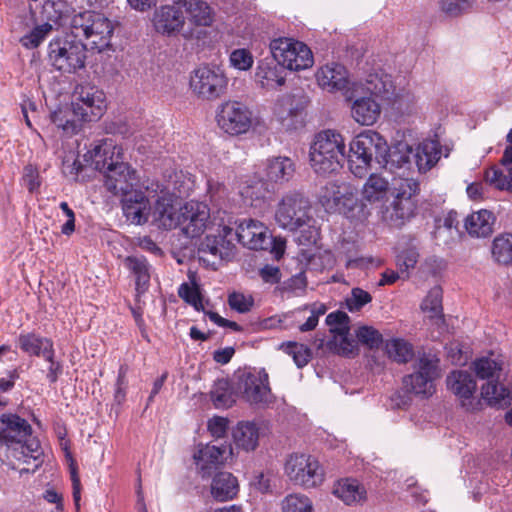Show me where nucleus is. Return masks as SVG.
I'll return each mask as SVG.
<instances>
[{
	"label": "nucleus",
	"mask_w": 512,
	"mask_h": 512,
	"mask_svg": "<svg viewBox=\"0 0 512 512\" xmlns=\"http://www.w3.org/2000/svg\"><path fill=\"white\" fill-rule=\"evenodd\" d=\"M185 23L182 11L174 5H164L154 13L153 24L157 32L172 35L179 32Z\"/></svg>",
	"instance_id": "obj_27"
},
{
	"label": "nucleus",
	"mask_w": 512,
	"mask_h": 512,
	"mask_svg": "<svg viewBox=\"0 0 512 512\" xmlns=\"http://www.w3.org/2000/svg\"><path fill=\"white\" fill-rule=\"evenodd\" d=\"M481 395L490 405L507 406L510 404V393L494 380H489L482 386Z\"/></svg>",
	"instance_id": "obj_39"
},
{
	"label": "nucleus",
	"mask_w": 512,
	"mask_h": 512,
	"mask_svg": "<svg viewBox=\"0 0 512 512\" xmlns=\"http://www.w3.org/2000/svg\"><path fill=\"white\" fill-rule=\"evenodd\" d=\"M22 180L23 184L27 187L30 193L38 191L41 185L39 171L32 165H27L24 167Z\"/></svg>",
	"instance_id": "obj_53"
},
{
	"label": "nucleus",
	"mask_w": 512,
	"mask_h": 512,
	"mask_svg": "<svg viewBox=\"0 0 512 512\" xmlns=\"http://www.w3.org/2000/svg\"><path fill=\"white\" fill-rule=\"evenodd\" d=\"M87 46L80 39H57L49 44V60L59 71L75 72L85 65Z\"/></svg>",
	"instance_id": "obj_14"
},
{
	"label": "nucleus",
	"mask_w": 512,
	"mask_h": 512,
	"mask_svg": "<svg viewBox=\"0 0 512 512\" xmlns=\"http://www.w3.org/2000/svg\"><path fill=\"white\" fill-rule=\"evenodd\" d=\"M31 434L32 427L24 418L12 413L0 416V446L6 448L8 458L25 463L39 458L40 444Z\"/></svg>",
	"instance_id": "obj_5"
},
{
	"label": "nucleus",
	"mask_w": 512,
	"mask_h": 512,
	"mask_svg": "<svg viewBox=\"0 0 512 512\" xmlns=\"http://www.w3.org/2000/svg\"><path fill=\"white\" fill-rule=\"evenodd\" d=\"M280 348L293 358V361L298 368L306 366L312 357L310 348L301 343H282Z\"/></svg>",
	"instance_id": "obj_43"
},
{
	"label": "nucleus",
	"mask_w": 512,
	"mask_h": 512,
	"mask_svg": "<svg viewBox=\"0 0 512 512\" xmlns=\"http://www.w3.org/2000/svg\"><path fill=\"white\" fill-rule=\"evenodd\" d=\"M440 158V149L436 141L425 140L416 147L405 141H398L391 149L387 141L378 132L368 130L357 135L350 143L348 162L351 172L362 177L375 160L379 165L388 167L393 173H425Z\"/></svg>",
	"instance_id": "obj_1"
},
{
	"label": "nucleus",
	"mask_w": 512,
	"mask_h": 512,
	"mask_svg": "<svg viewBox=\"0 0 512 512\" xmlns=\"http://www.w3.org/2000/svg\"><path fill=\"white\" fill-rule=\"evenodd\" d=\"M229 425V420L225 417L214 416L209 419L207 427L212 436L222 438L225 436Z\"/></svg>",
	"instance_id": "obj_56"
},
{
	"label": "nucleus",
	"mask_w": 512,
	"mask_h": 512,
	"mask_svg": "<svg viewBox=\"0 0 512 512\" xmlns=\"http://www.w3.org/2000/svg\"><path fill=\"white\" fill-rule=\"evenodd\" d=\"M446 383L451 392L456 395L466 409H472V397L477 385L473 376L467 371H453L448 375Z\"/></svg>",
	"instance_id": "obj_26"
},
{
	"label": "nucleus",
	"mask_w": 512,
	"mask_h": 512,
	"mask_svg": "<svg viewBox=\"0 0 512 512\" xmlns=\"http://www.w3.org/2000/svg\"><path fill=\"white\" fill-rule=\"evenodd\" d=\"M326 323L333 334L332 344L336 352L343 356H354L358 352L357 341L350 337L349 316L337 311L327 315Z\"/></svg>",
	"instance_id": "obj_20"
},
{
	"label": "nucleus",
	"mask_w": 512,
	"mask_h": 512,
	"mask_svg": "<svg viewBox=\"0 0 512 512\" xmlns=\"http://www.w3.org/2000/svg\"><path fill=\"white\" fill-rule=\"evenodd\" d=\"M75 38L85 41V45L99 52L110 45L114 32L111 20L103 13L84 11L74 15L70 23Z\"/></svg>",
	"instance_id": "obj_7"
},
{
	"label": "nucleus",
	"mask_w": 512,
	"mask_h": 512,
	"mask_svg": "<svg viewBox=\"0 0 512 512\" xmlns=\"http://www.w3.org/2000/svg\"><path fill=\"white\" fill-rule=\"evenodd\" d=\"M122 209L126 218L134 224L148 221L151 207L142 191L132 190L122 196Z\"/></svg>",
	"instance_id": "obj_25"
},
{
	"label": "nucleus",
	"mask_w": 512,
	"mask_h": 512,
	"mask_svg": "<svg viewBox=\"0 0 512 512\" xmlns=\"http://www.w3.org/2000/svg\"><path fill=\"white\" fill-rule=\"evenodd\" d=\"M125 387H126V381H125V370L123 368L120 369L118 378H117V388L115 391V401L118 404H121L125 399Z\"/></svg>",
	"instance_id": "obj_59"
},
{
	"label": "nucleus",
	"mask_w": 512,
	"mask_h": 512,
	"mask_svg": "<svg viewBox=\"0 0 512 512\" xmlns=\"http://www.w3.org/2000/svg\"><path fill=\"white\" fill-rule=\"evenodd\" d=\"M282 512H313L312 501L304 494L292 493L281 501Z\"/></svg>",
	"instance_id": "obj_42"
},
{
	"label": "nucleus",
	"mask_w": 512,
	"mask_h": 512,
	"mask_svg": "<svg viewBox=\"0 0 512 512\" xmlns=\"http://www.w3.org/2000/svg\"><path fill=\"white\" fill-rule=\"evenodd\" d=\"M72 97L73 113L82 121L98 120L106 110V96L94 85H77Z\"/></svg>",
	"instance_id": "obj_15"
},
{
	"label": "nucleus",
	"mask_w": 512,
	"mask_h": 512,
	"mask_svg": "<svg viewBox=\"0 0 512 512\" xmlns=\"http://www.w3.org/2000/svg\"><path fill=\"white\" fill-rule=\"evenodd\" d=\"M217 216L211 220L210 209L207 204L198 201H189L179 209V227L183 233L190 238H195L204 233L209 223L217 225L220 222L221 214L226 215L225 211H217Z\"/></svg>",
	"instance_id": "obj_16"
},
{
	"label": "nucleus",
	"mask_w": 512,
	"mask_h": 512,
	"mask_svg": "<svg viewBox=\"0 0 512 512\" xmlns=\"http://www.w3.org/2000/svg\"><path fill=\"white\" fill-rule=\"evenodd\" d=\"M284 470L290 482L305 489L315 488L324 481V471L319 461L311 455H290Z\"/></svg>",
	"instance_id": "obj_12"
},
{
	"label": "nucleus",
	"mask_w": 512,
	"mask_h": 512,
	"mask_svg": "<svg viewBox=\"0 0 512 512\" xmlns=\"http://www.w3.org/2000/svg\"><path fill=\"white\" fill-rule=\"evenodd\" d=\"M418 253L414 248L406 249L397 256V266L404 272L414 268L418 261Z\"/></svg>",
	"instance_id": "obj_55"
},
{
	"label": "nucleus",
	"mask_w": 512,
	"mask_h": 512,
	"mask_svg": "<svg viewBox=\"0 0 512 512\" xmlns=\"http://www.w3.org/2000/svg\"><path fill=\"white\" fill-rule=\"evenodd\" d=\"M210 398L217 409H226L235 403V394L227 379H218L210 390Z\"/></svg>",
	"instance_id": "obj_36"
},
{
	"label": "nucleus",
	"mask_w": 512,
	"mask_h": 512,
	"mask_svg": "<svg viewBox=\"0 0 512 512\" xmlns=\"http://www.w3.org/2000/svg\"><path fill=\"white\" fill-rule=\"evenodd\" d=\"M232 453L229 445H204L194 454L196 465L202 477L210 476L212 470L224 464L227 457Z\"/></svg>",
	"instance_id": "obj_21"
},
{
	"label": "nucleus",
	"mask_w": 512,
	"mask_h": 512,
	"mask_svg": "<svg viewBox=\"0 0 512 512\" xmlns=\"http://www.w3.org/2000/svg\"><path fill=\"white\" fill-rule=\"evenodd\" d=\"M233 439L238 448L247 452L258 446L259 427L255 422L241 421L233 430Z\"/></svg>",
	"instance_id": "obj_34"
},
{
	"label": "nucleus",
	"mask_w": 512,
	"mask_h": 512,
	"mask_svg": "<svg viewBox=\"0 0 512 512\" xmlns=\"http://www.w3.org/2000/svg\"><path fill=\"white\" fill-rule=\"evenodd\" d=\"M17 345L30 356H42L45 360H51L55 356L52 340L33 332L20 333L17 338Z\"/></svg>",
	"instance_id": "obj_28"
},
{
	"label": "nucleus",
	"mask_w": 512,
	"mask_h": 512,
	"mask_svg": "<svg viewBox=\"0 0 512 512\" xmlns=\"http://www.w3.org/2000/svg\"><path fill=\"white\" fill-rule=\"evenodd\" d=\"M152 221L163 229H173L179 225V211L173 205L172 196L169 193H163L158 196L155 205L150 210Z\"/></svg>",
	"instance_id": "obj_24"
},
{
	"label": "nucleus",
	"mask_w": 512,
	"mask_h": 512,
	"mask_svg": "<svg viewBox=\"0 0 512 512\" xmlns=\"http://www.w3.org/2000/svg\"><path fill=\"white\" fill-rule=\"evenodd\" d=\"M266 193V183L261 180L254 181L252 184L244 186L241 190L242 197L250 201V205H255V201L263 200Z\"/></svg>",
	"instance_id": "obj_50"
},
{
	"label": "nucleus",
	"mask_w": 512,
	"mask_h": 512,
	"mask_svg": "<svg viewBox=\"0 0 512 512\" xmlns=\"http://www.w3.org/2000/svg\"><path fill=\"white\" fill-rule=\"evenodd\" d=\"M96 170L104 173L105 187L114 195H125L138 183L136 171L128 163L120 161L122 148L112 139H103L85 154Z\"/></svg>",
	"instance_id": "obj_4"
},
{
	"label": "nucleus",
	"mask_w": 512,
	"mask_h": 512,
	"mask_svg": "<svg viewBox=\"0 0 512 512\" xmlns=\"http://www.w3.org/2000/svg\"><path fill=\"white\" fill-rule=\"evenodd\" d=\"M345 158V140L339 132L327 129L315 135L310 146L309 161L316 174L325 176L336 172Z\"/></svg>",
	"instance_id": "obj_6"
},
{
	"label": "nucleus",
	"mask_w": 512,
	"mask_h": 512,
	"mask_svg": "<svg viewBox=\"0 0 512 512\" xmlns=\"http://www.w3.org/2000/svg\"><path fill=\"white\" fill-rule=\"evenodd\" d=\"M178 294L186 303L192 305L197 311L204 309L202 305L201 293L196 284H181L178 289Z\"/></svg>",
	"instance_id": "obj_47"
},
{
	"label": "nucleus",
	"mask_w": 512,
	"mask_h": 512,
	"mask_svg": "<svg viewBox=\"0 0 512 512\" xmlns=\"http://www.w3.org/2000/svg\"><path fill=\"white\" fill-rule=\"evenodd\" d=\"M124 265L135 276L137 293H144L150 281L149 264L146 258L143 256H128L124 260Z\"/></svg>",
	"instance_id": "obj_35"
},
{
	"label": "nucleus",
	"mask_w": 512,
	"mask_h": 512,
	"mask_svg": "<svg viewBox=\"0 0 512 512\" xmlns=\"http://www.w3.org/2000/svg\"><path fill=\"white\" fill-rule=\"evenodd\" d=\"M260 276L266 283H277L280 280V270L278 267L266 265L260 270Z\"/></svg>",
	"instance_id": "obj_58"
},
{
	"label": "nucleus",
	"mask_w": 512,
	"mask_h": 512,
	"mask_svg": "<svg viewBox=\"0 0 512 512\" xmlns=\"http://www.w3.org/2000/svg\"><path fill=\"white\" fill-rule=\"evenodd\" d=\"M217 226L218 235L206 236L200 244L199 252L219 259H228L232 254L235 238L252 250L267 249L271 243L267 227L257 220L245 219L238 225L235 233L233 228L226 224L225 218H221Z\"/></svg>",
	"instance_id": "obj_3"
},
{
	"label": "nucleus",
	"mask_w": 512,
	"mask_h": 512,
	"mask_svg": "<svg viewBox=\"0 0 512 512\" xmlns=\"http://www.w3.org/2000/svg\"><path fill=\"white\" fill-rule=\"evenodd\" d=\"M47 361L50 363L47 373V379L49 380L50 383H55L59 375L62 373V365L60 364V362L55 361L54 357H52L51 360Z\"/></svg>",
	"instance_id": "obj_62"
},
{
	"label": "nucleus",
	"mask_w": 512,
	"mask_h": 512,
	"mask_svg": "<svg viewBox=\"0 0 512 512\" xmlns=\"http://www.w3.org/2000/svg\"><path fill=\"white\" fill-rule=\"evenodd\" d=\"M236 389L241 399L254 407L265 408L275 401L265 369H254L239 374Z\"/></svg>",
	"instance_id": "obj_9"
},
{
	"label": "nucleus",
	"mask_w": 512,
	"mask_h": 512,
	"mask_svg": "<svg viewBox=\"0 0 512 512\" xmlns=\"http://www.w3.org/2000/svg\"><path fill=\"white\" fill-rule=\"evenodd\" d=\"M491 253L493 259L502 265L512 264V234L502 233L492 242Z\"/></svg>",
	"instance_id": "obj_37"
},
{
	"label": "nucleus",
	"mask_w": 512,
	"mask_h": 512,
	"mask_svg": "<svg viewBox=\"0 0 512 512\" xmlns=\"http://www.w3.org/2000/svg\"><path fill=\"white\" fill-rule=\"evenodd\" d=\"M476 375L481 379L493 380L495 374L500 370L497 362L489 358H481L474 363Z\"/></svg>",
	"instance_id": "obj_49"
},
{
	"label": "nucleus",
	"mask_w": 512,
	"mask_h": 512,
	"mask_svg": "<svg viewBox=\"0 0 512 512\" xmlns=\"http://www.w3.org/2000/svg\"><path fill=\"white\" fill-rule=\"evenodd\" d=\"M311 210V203L307 197L299 192H290L279 202L275 220L280 227L295 231L309 224L312 220Z\"/></svg>",
	"instance_id": "obj_11"
},
{
	"label": "nucleus",
	"mask_w": 512,
	"mask_h": 512,
	"mask_svg": "<svg viewBox=\"0 0 512 512\" xmlns=\"http://www.w3.org/2000/svg\"><path fill=\"white\" fill-rule=\"evenodd\" d=\"M234 353L235 350L233 347H225L223 349L216 350L214 352L213 358L217 363L227 364L231 360Z\"/></svg>",
	"instance_id": "obj_61"
},
{
	"label": "nucleus",
	"mask_w": 512,
	"mask_h": 512,
	"mask_svg": "<svg viewBox=\"0 0 512 512\" xmlns=\"http://www.w3.org/2000/svg\"><path fill=\"white\" fill-rule=\"evenodd\" d=\"M385 349L389 358L398 363H407L414 355L412 345L402 338L388 340Z\"/></svg>",
	"instance_id": "obj_40"
},
{
	"label": "nucleus",
	"mask_w": 512,
	"mask_h": 512,
	"mask_svg": "<svg viewBox=\"0 0 512 512\" xmlns=\"http://www.w3.org/2000/svg\"><path fill=\"white\" fill-rule=\"evenodd\" d=\"M383 84L377 76H370L366 85L354 82L345 92L347 101L352 102L351 115L353 119L365 126L373 125L380 116V105L372 98L383 92Z\"/></svg>",
	"instance_id": "obj_8"
},
{
	"label": "nucleus",
	"mask_w": 512,
	"mask_h": 512,
	"mask_svg": "<svg viewBox=\"0 0 512 512\" xmlns=\"http://www.w3.org/2000/svg\"><path fill=\"white\" fill-rule=\"evenodd\" d=\"M218 126L227 134L241 135L249 131L252 125L250 110L238 101L223 103L217 112Z\"/></svg>",
	"instance_id": "obj_19"
},
{
	"label": "nucleus",
	"mask_w": 512,
	"mask_h": 512,
	"mask_svg": "<svg viewBox=\"0 0 512 512\" xmlns=\"http://www.w3.org/2000/svg\"><path fill=\"white\" fill-rule=\"evenodd\" d=\"M211 495L218 502L232 500L239 491L237 478L229 472H219L211 482Z\"/></svg>",
	"instance_id": "obj_32"
},
{
	"label": "nucleus",
	"mask_w": 512,
	"mask_h": 512,
	"mask_svg": "<svg viewBox=\"0 0 512 512\" xmlns=\"http://www.w3.org/2000/svg\"><path fill=\"white\" fill-rule=\"evenodd\" d=\"M131 8L137 11H147L156 6L157 0H127Z\"/></svg>",
	"instance_id": "obj_63"
},
{
	"label": "nucleus",
	"mask_w": 512,
	"mask_h": 512,
	"mask_svg": "<svg viewBox=\"0 0 512 512\" xmlns=\"http://www.w3.org/2000/svg\"><path fill=\"white\" fill-rule=\"evenodd\" d=\"M355 335L358 342L366 345L370 349L378 348L383 342L381 333L372 326L359 327L355 331Z\"/></svg>",
	"instance_id": "obj_45"
},
{
	"label": "nucleus",
	"mask_w": 512,
	"mask_h": 512,
	"mask_svg": "<svg viewBox=\"0 0 512 512\" xmlns=\"http://www.w3.org/2000/svg\"><path fill=\"white\" fill-rule=\"evenodd\" d=\"M504 170L491 167L485 172V180L499 190L512 192V145L507 146L500 160Z\"/></svg>",
	"instance_id": "obj_29"
},
{
	"label": "nucleus",
	"mask_w": 512,
	"mask_h": 512,
	"mask_svg": "<svg viewBox=\"0 0 512 512\" xmlns=\"http://www.w3.org/2000/svg\"><path fill=\"white\" fill-rule=\"evenodd\" d=\"M300 109L301 107L296 101L295 96L285 95L280 100H278L275 112L281 120H285L288 117L297 115Z\"/></svg>",
	"instance_id": "obj_46"
},
{
	"label": "nucleus",
	"mask_w": 512,
	"mask_h": 512,
	"mask_svg": "<svg viewBox=\"0 0 512 512\" xmlns=\"http://www.w3.org/2000/svg\"><path fill=\"white\" fill-rule=\"evenodd\" d=\"M190 87L199 97L214 100L224 94L227 78L217 67L202 66L191 76Z\"/></svg>",
	"instance_id": "obj_17"
},
{
	"label": "nucleus",
	"mask_w": 512,
	"mask_h": 512,
	"mask_svg": "<svg viewBox=\"0 0 512 512\" xmlns=\"http://www.w3.org/2000/svg\"><path fill=\"white\" fill-rule=\"evenodd\" d=\"M307 280L304 273H298L287 281H284L280 287L283 293H297L303 291L306 288Z\"/></svg>",
	"instance_id": "obj_54"
},
{
	"label": "nucleus",
	"mask_w": 512,
	"mask_h": 512,
	"mask_svg": "<svg viewBox=\"0 0 512 512\" xmlns=\"http://www.w3.org/2000/svg\"><path fill=\"white\" fill-rule=\"evenodd\" d=\"M21 110H22V114H23V117H24V120H25V123L26 125L31 128L32 127V124H31V121H30V118H29V115H30V111L31 112H35L36 111V105L33 101L27 99V100H24L21 104Z\"/></svg>",
	"instance_id": "obj_64"
},
{
	"label": "nucleus",
	"mask_w": 512,
	"mask_h": 512,
	"mask_svg": "<svg viewBox=\"0 0 512 512\" xmlns=\"http://www.w3.org/2000/svg\"><path fill=\"white\" fill-rule=\"evenodd\" d=\"M186 13L189 20L197 26H210L214 20L211 7L203 0H197Z\"/></svg>",
	"instance_id": "obj_41"
},
{
	"label": "nucleus",
	"mask_w": 512,
	"mask_h": 512,
	"mask_svg": "<svg viewBox=\"0 0 512 512\" xmlns=\"http://www.w3.org/2000/svg\"><path fill=\"white\" fill-rule=\"evenodd\" d=\"M285 67L275 57L261 60L256 68L255 80L265 89H276L285 83Z\"/></svg>",
	"instance_id": "obj_23"
},
{
	"label": "nucleus",
	"mask_w": 512,
	"mask_h": 512,
	"mask_svg": "<svg viewBox=\"0 0 512 512\" xmlns=\"http://www.w3.org/2000/svg\"><path fill=\"white\" fill-rule=\"evenodd\" d=\"M333 494L346 505L362 504L367 499L365 487L356 479L338 481L333 488Z\"/></svg>",
	"instance_id": "obj_31"
},
{
	"label": "nucleus",
	"mask_w": 512,
	"mask_h": 512,
	"mask_svg": "<svg viewBox=\"0 0 512 512\" xmlns=\"http://www.w3.org/2000/svg\"><path fill=\"white\" fill-rule=\"evenodd\" d=\"M319 202L327 212L347 213L357 203L356 189L345 182H329L321 188Z\"/></svg>",
	"instance_id": "obj_18"
},
{
	"label": "nucleus",
	"mask_w": 512,
	"mask_h": 512,
	"mask_svg": "<svg viewBox=\"0 0 512 512\" xmlns=\"http://www.w3.org/2000/svg\"><path fill=\"white\" fill-rule=\"evenodd\" d=\"M442 289L439 286L431 288L421 303L422 312L430 319L441 321L443 319Z\"/></svg>",
	"instance_id": "obj_38"
},
{
	"label": "nucleus",
	"mask_w": 512,
	"mask_h": 512,
	"mask_svg": "<svg viewBox=\"0 0 512 512\" xmlns=\"http://www.w3.org/2000/svg\"><path fill=\"white\" fill-rule=\"evenodd\" d=\"M294 172L295 165L289 157L277 156L267 160L265 175L271 182H287L293 177Z\"/></svg>",
	"instance_id": "obj_33"
},
{
	"label": "nucleus",
	"mask_w": 512,
	"mask_h": 512,
	"mask_svg": "<svg viewBox=\"0 0 512 512\" xmlns=\"http://www.w3.org/2000/svg\"><path fill=\"white\" fill-rule=\"evenodd\" d=\"M52 122L58 127L62 128L66 133L74 134L78 131V124L75 121L65 120L62 111L54 112L51 115Z\"/></svg>",
	"instance_id": "obj_57"
},
{
	"label": "nucleus",
	"mask_w": 512,
	"mask_h": 512,
	"mask_svg": "<svg viewBox=\"0 0 512 512\" xmlns=\"http://www.w3.org/2000/svg\"><path fill=\"white\" fill-rule=\"evenodd\" d=\"M458 220H457V213L456 212H449L448 215L444 219V223L442 226H439L437 229V233L441 234L444 231H451L452 229H455V231L458 233Z\"/></svg>",
	"instance_id": "obj_60"
},
{
	"label": "nucleus",
	"mask_w": 512,
	"mask_h": 512,
	"mask_svg": "<svg viewBox=\"0 0 512 512\" xmlns=\"http://www.w3.org/2000/svg\"><path fill=\"white\" fill-rule=\"evenodd\" d=\"M269 47L272 56L288 70L299 71L313 65L312 52L303 42L292 38H276L270 42Z\"/></svg>",
	"instance_id": "obj_13"
},
{
	"label": "nucleus",
	"mask_w": 512,
	"mask_h": 512,
	"mask_svg": "<svg viewBox=\"0 0 512 512\" xmlns=\"http://www.w3.org/2000/svg\"><path fill=\"white\" fill-rule=\"evenodd\" d=\"M398 173L402 176L394 178L392 183L381 174H370L362 186L361 198L374 204L391 195L392 201L381 206L380 216L389 226L400 228L414 215L416 205L413 197L419 192V183L412 177H404L407 172Z\"/></svg>",
	"instance_id": "obj_2"
},
{
	"label": "nucleus",
	"mask_w": 512,
	"mask_h": 512,
	"mask_svg": "<svg viewBox=\"0 0 512 512\" xmlns=\"http://www.w3.org/2000/svg\"><path fill=\"white\" fill-rule=\"evenodd\" d=\"M372 301V296L361 288H353L350 296L346 298V307L350 312L359 311L364 305Z\"/></svg>",
	"instance_id": "obj_48"
},
{
	"label": "nucleus",
	"mask_w": 512,
	"mask_h": 512,
	"mask_svg": "<svg viewBox=\"0 0 512 512\" xmlns=\"http://www.w3.org/2000/svg\"><path fill=\"white\" fill-rule=\"evenodd\" d=\"M52 31V25L43 23L33 28L20 39V43L27 49L37 48Z\"/></svg>",
	"instance_id": "obj_44"
},
{
	"label": "nucleus",
	"mask_w": 512,
	"mask_h": 512,
	"mask_svg": "<svg viewBox=\"0 0 512 512\" xmlns=\"http://www.w3.org/2000/svg\"><path fill=\"white\" fill-rule=\"evenodd\" d=\"M231 65L239 70H248L252 67L253 57L246 49H236L230 55Z\"/></svg>",
	"instance_id": "obj_52"
},
{
	"label": "nucleus",
	"mask_w": 512,
	"mask_h": 512,
	"mask_svg": "<svg viewBox=\"0 0 512 512\" xmlns=\"http://www.w3.org/2000/svg\"><path fill=\"white\" fill-rule=\"evenodd\" d=\"M228 304L232 310L239 313H247L253 307L254 299L251 295L233 292L228 296Z\"/></svg>",
	"instance_id": "obj_51"
},
{
	"label": "nucleus",
	"mask_w": 512,
	"mask_h": 512,
	"mask_svg": "<svg viewBox=\"0 0 512 512\" xmlns=\"http://www.w3.org/2000/svg\"><path fill=\"white\" fill-rule=\"evenodd\" d=\"M439 359L433 354L423 353L414 363V373L403 377L402 384L406 393L421 397H430L434 391V380L440 376Z\"/></svg>",
	"instance_id": "obj_10"
},
{
	"label": "nucleus",
	"mask_w": 512,
	"mask_h": 512,
	"mask_svg": "<svg viewBox=\"0 0 512 512\" xmlns=\"http://www.w3.org/2000/svg\"><path fill=\"white\" fill-rule=\"evenodd\" d=\"M317 82L320 87L330 92L343 91L351 87L354 82L348 79V72L346 68L338 63H331L322 66L316 74Z\"/></svg>",
	"instance_id": "obj_22"
},
{
	"label": "nucleus",
	"mask_w": 512,
	"mask_h": 512,
	"mask_svg": "<svg viewBox=\"0 0 512 512\" xmlns=\"http://www.w3.org/2000/svg\"><path fill=\"white\" fill-rule=\"evenodd\" d=\"M495 217L486 209L473 212L465 218L464 227L471 237L485 238L492 234Z\"/></svg>",
	"instance_id": "obj_30"
}]
</instances>
